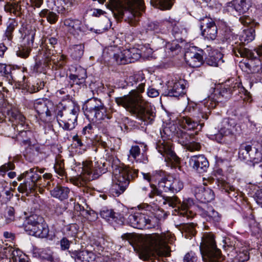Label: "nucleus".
Instances as JSON below:
<instances>
[{
  "mask_svg": "<svg viewBox=\"0 0 262 262\" xmlns=\"http://www.w3.org/2000/svg\"><path fill=\"white\" fill-rule=\"evenodd\" d=\"M144 89L145 84L141 83L137 89L132 90L128 95L115 98V101L118 106L123 107L143 121L144 125H148L154 121L155 113L140 94Z\"/></svg>",
  "mask_w": 262,
  "mask_h": 262,
  "instance_id": "f257e3e1",
  "label": "nucleus"
},
{
  "mask_svg": "<svg viewBox=\"0 0 262 262\" xmlns=\"http://www.w3.org/2000/svg\"><path fill=\"white\" fill-rule=\"evenodd\" d=\"M189 164L194 170L200 173L206 172L209 167L207 159L202 155L190 157Z\"/></svg>",
  "mask_w": 262,
  "mask_h": 262,
  "instance_id": "aec40b11",
  "label": "nucleus"
},
{
  "mask_svg": "<svg viewBox=\"0 0 262 262\" xmlns=\"http://www.w3.org/2000/svg\"><path fill=\"white\" fill-rule=\"evenodd\" d=\"M183 262H199L196 254L190 251L187 252L183 258Z\"/></svg>",
  "mask_w": 262,
  "mask_h": 262,
  "instance_id": "5fc2aeb1",
  "label": "nucleus"
},
{
  "mask_svg": "<svg viewBox=\"0 0 262 262\" xmlns=\"http://www.w3.org/2000/svg\"><path fill=\"white\" fill-rule=\"evenodd\" d=\"M164 203L172 207H177L179 213L187 219L192 218L195 214L194 209L196 206L191 199H184L181 203L176 196H166L164 198Z\"/></svg>",
  "mask_w": 262,
  "mask_h": 262,
  "instance_id": "6e6552de",
  "label": "nucleus"
},
{
  "mask_svg": "<svg viewBox=\"0 0 262 262\" xmlns=\"http://www.w3.org/2000/svg\"><path fill=\"white\" fill-rule=\"evenodd\" d=\"M41 17H47L48 21L51 24H54L57 20V15L53 12H49L48 10H43L40 13Z\"/></svg>",
  "mask_w": 262,
  "mask_h": 262,
  "instance_id": "c03bdc74",
  "label": "nucleus"
},
{
  "mask_svg": "<svg viewBox=\"0 0 262 262\" xmlns=\"http://www.w3.org/2000/svg\"><path fill=\"white\" fill-rule=\"evenodd\" d=\"M194 137V135L184 133L180 139L182 145L185 146L186 149L190 151L199 150L201 148L200 143L193 141L192 139Z\"/></svg>",
  "mask_w": 262,
  "mask_h": 262,
  "instance_id": "a878e982",
  "label": "nucleus"
},
{
  "mask_svg": "<svg viewBox=\"0 0 262 262\" xmlns=\"http://www.w3.org/2000/svg\"><path fill=\"white\" fill-rule=\"evenodd\" d=\"M54 168L55 172L60 176H63L65 174L64 164L62 160L56 158Z\"/></svg>",
  "mask_w": 262,
  "mask_h": 262,
  "instance_id": "79ce46f5",
  "label": "nucleus"
},
{
  "mask_svg": "<svg viewBox=\"0 0 262 262\" xmlns=\"http://www.w3.org/2000/svg\"><path fill=\"white\" fill-rule=\"evenodd\" d=\"M252 147L250 145L242 144L239 149V157L241 159L249 161L250 154L252 150Z\"/></svg>",
  "mask_w": 262,
  "mask_h": 262,
  "instance_id": "e433bc0d",
  "label": "nucleus"
},
{
  "mask_svg": "<svg viewBox=\"0 0 262 262\" xmlns=\"http://www.w3.org/2000/svg\"><path fill=\"white\" fill-rule=\"evenodd\" d=\"M249 161L253 163V165L260 162L261 164L259 165V167H262V152L259 151L257 148H252L250 154Z\"/></svg>",
  "mask_w": 262,
  "mask_h": 262,
  "instance_id": "4c0bfd02",
  "label": "nucleus"
},
{
  "mask_svg": "<svg viewBox=\"0 0 262 262\" xmlns=\"http://www.w3.org/2000/svg\"><path fill=\"white\" fill-rule=\"evenodd\" d=\"M199 211L200 215L208 222L216 223L220 221L219 213L212 206H207L206 208L200 209Z\"/></svg>",
  "mask_w": 262,
  "mask_h": 262,
  "instance_id": "393cba45",
  "label": "nucleus"
},
{
  "mask_svg": "<svg viewBox=\"0 0 262 262\" xmlns=\"http://www.w3.org/2000/svg\"><path fill=\"white\" fill-rule=\"evenodd\" d=\"M240 22L244 26H249L250 28H253L258 24L252 18L247 15H243L239 18Z\"/></svg>",
  "mask_w": 262,
  "mask_h": 262,
  "instance_id": "de8ad7c7",
  "label": "nucleus"
},
{
  "mask_svg": "<svg viewBox=\"0 0 262 262\" xmlns=\"http://www.w3.org/2000/svg\"><path fill=\"white\" fill-rule=\"evenodd\" d=\"M39 217L36 214H33L27 218L24 223L25 230L27 232V227L36 226L39 223Z\"/></svg>",
  "mask_w": 262,
  "mask_h": 262,
  "instance_id": "37998d69",
  "label": "nucleus"
},
{
  "mask_svg": "<svg viewBox=\"0 0 262 262\" xmlns=\"http://www.w3.org/2000/svg\"><path fill=\"white\" fill-rule=\"evenodd\" d=\"M140 50V57H142L144 58L148 59L152 57L153 53L152 49L148 46H143L141 47Z\"/></svg>",
  "mask_w": 262,
  "mask_h": 262,
  "instance_id": "3c124183",
  "label": "nucleus"
},
{
  "mask_svg": "<svg viewBox=\"0 0 262 262\" xmlns=\"http://www.w3.org/2000/svg\"><path fill=\"white\" fill-rule=\"evenodd\" d=\"M120 161L116 157H112L108 161L113 170V189L116 193L119 195L122 193L128 187L130 181L138 176L139 170L129 167H122L120 165Z\"/></svg>",
  "mask_w": 262,
  "mask_h": 262,
  "instance_id": "f03ea898",
  "label": "nucleus"
},
{
  "mask_svg": "<svg viewBox=\"0 0 262 262\" xmlns=\"http://www.w3.org/2000/svg\"><path fill=\"white\" fill-rule=\"evenodd\" d=\"M66 56L64 55H58L52 56L50 59V61H53L54 64H57V67L60 68L66 63Z\"/></svg>",
  "mask_w": 262,
  "mask_h": 262,
  "instance_id": "49530a36",
  "label": "nucleus"
},
{
  "mask_svg": "<svg viewBox=\"0 0 262 262\" xmlns=\"http://www.w3.org/2000/svg\"><path fill=\"white\" fill-rule=\"evenodd\" d=\"M203 106L199 109L196 108V111L200 113L202 119L207 120L208 117L209 110L214 108L216 105V102L210 97L206 99L203 101Z\"/></svg>",
  "mask_w": 262,
  "mask_h": 262,
  "instance_id": "7c9ffc66",
  "label": "nucleus"
},
{
  "mask_svg": "<svg viewBox=\"0 0 262 262\" xmlns=\"http://www.w3.org/2000/svg\"><path fill=\"white\" fill-rule=\"evenodd\" d=\"M249 5L246 1H230L227 4V10L231 13L234 11L239 14L246 12L249 9Z\"/></svg>",
  "mask_w": 262,
  "mask_h": 262,
  "instance_id": "c85d7f7f",
  "label": "nucleus"
},
{
  "mask_svg": "<svg viewBox=\"0 0 262 262\" xmlns=\"http://www.w3.org/2000/svg\"><path fill=\"white\" fill-rule=\"evenodd\" d=\"M17 23L14 19H10L7 23V29L5 32V35L9 40L12 38V34L16 27Z\"/></svg>",
  "mask_w": 262,
  "mask_h": 262,
  "instance_id": "a18cd8bd",
  "label": "nucleus"
},
{
  "mask_svg": "<svg viewBox=\"0 0 262 262\" xmlns=\"http://www.w3.org/2000/svg\"><path fill=\"white\" fill-rule=\"evenodd\" d=\"M194 192L196 199L203 203L211 202L214 198L213 191L208 187L205 188L202 186L196 187Z\"/></svg>",
  "mask_w": 262,
  "mask_h": 262,
  "instance_id": "5701e85b",
  "label": "nucleus"
},
{
  "mask_svg": "<svg viewBox=\"0 0 262 262\" xmlns=\"http://www.w3.org/2000/svg\"><path fill=\"white\" fill-rule=\"evenodd\" d=\"M160 171H155V172H154V173L152 174V176H150V174L149 173H144V172H142V174L143 176V178L147 180L148 182H150V181H155V182H158V180H157V172H160Z\"/></svg>",
  "mask_w": 262,
  "mask_h": 262,
  "instance_id": "0e129e2a",
  "label": "nucleus"
},
{
  "mask_svg": "<svg viewBox=\"0 0 262 262\" xmlns=\"http://www.w3.org/2000/svg\"><path fill=\"white\" fill-rule=\"evenodd\" d=\"M249 258V253L246 250H243L242 252L240 251L235 256V260H237L238 262H244L248 260Z\"/></svg>",
  "mask_w": 262,
  "mask_h": 262,
  "instance_id": "13d9d810",
  "label": "nucleus"
},
{
  "mask_svg": "<svg viewBox=\"0 0 262 262\" xmlns=\"http://www.w3.org/2000/svg\"><path fill=\"white\" fill-rule=\"evenodd\" d=\"M255 37V32L254 28H249L243 30L239 36L240 43L244 45L253 41Z\"/></svg>",
  "mask_w": 262,
  "mask_h": 262,
  "instance_id": "473e14b6",
  "label": "nucleus"
},
{
  "mask_svg": "<svg viewBox=\"0 0 262 262\" xmlns=\"http://www.w3.org/2000/svg\"><path fill=\"white\" fill-rule=\"evenodd\" d=\"M73 140L74 142H76L75 145L77 146L82 147L85 146V142L82 137H79L78 135H75L73 136Z\"/></svg>",
  "mask_w": 262,
  "mask_h": 262,
  "instance_id": "774afa93",
  "label": "nucleus"
},
{
  "mask_svg": "<svg viewBox=\"0 0 262 262\" xmlns=\"http://www.w3.org/2000/svg\"><path fill=\"white\" fill-rule=\"evenodd\" d=\"M70 190L68 187L57 185L53 189L50 190L51 195L60 201L68 198Z\"/></svg>",
  "mask_w": 262,
  "mask_h": 262,
  "instance_id": "2f4dec72",
  "label": "nucleus"
},
{
  "mask_svg": "<svg viewBox=\"0 0 262 262\" xmlns=\"http://www.w3.org/2000/svg\"><path fill=\"white\" fill-rule=\"evenodd\" d=\"M192 116L195 120L187 116L183 117L179 119V123L183 128L186 130H196L195 133H198L204 126V123H201L204 119L196 111V108L194 109Z\"/></svg>",
  "mask_w": 262,
  "mask_h": 262,
  "instance_id": "f8f14e48",
  "label": "nucleus"
},
{
  "mask_svg": "<svg viewBox=\"0 0 262 262\" xmlns=\"http://www.w3.org/2000/svg\"><path fill=\"white\" fill-rule=\"evenodd\" d=\"M14 220V209L13 207H10L8 208L6 222L10 223Z\"/></svg>",
  "mask_w": 262,
  "mask_h": 262,
  "instance_id": "338daca9",
  "label": "nucleus"
},
{
  "mask_svg": "<svg viewBox=\"0 0 262 262\" xmlns=\"http://www.w3.org/2000/svg\"><path fill=\"white\" fill-rule=\"evenodd\" d=\"M45 169H39L38 167H33L28 170L26 171V174H27V177L31 180L30 184L35 188L38 185L39 183L42 181L41 177L38 174V172L42 173Z\"/></svg>",
  "mask_w": 262,
  "mask_h": 262,
  "instance_id": "c756f323",
  "label": "nucleus"
},
{
  "mask_svg": "<svg viewBox=\"0 0 262 262\" xmlns=\"http://www.w3.org/2000/svg\"><path fill=\"white\" fill-rule=\"evenodd\" d=\"M27 229L28 234L40 238L46 237L49 232L46 226L39 223L35 226H28Z\"/></svg>",
  "mask_w": 262,
  "mask_h": 262,
  "instance_id": "bb28decb",
  "label": "nucleus"
},
{
  "mask_svg": "<svg viewBox=\"0 0 262 262\" xmlns=\"http://www.w3.org/2000/svg\"><path fill=\"white\" fill-rule=\"evenodd\" d=\"M236 90H238V93H244L245 95L248 93V91L242 86V83L240 82L235 83L234 85L229 90V94L231 92H235Z\"/></svg>",
  "mask_w": 262,
  "mask_h": 262,
  "instance_id": "bf43d9fd",
  "label": "nucleus"
},
{
  "mask_svg": "<svg viewBox=\"0 0 262 262\" xmlns=\"http://www.w3.org/2000/svg\"><path fill=\"white\" fill-rule=\"evenodd\" d=\"M223 247L226 250L232 251L234 250V242L232 241L230 238L228 237H225L223 238Z\"/></svg>",
  "mask_w": 262,
  "mask_h": 262,
  "instance_id": "864d4df0",
  "label": "nucleus"
},
{
  "mask_svg": "<svg viewBox=\"0 0 262 262\" xmlns=\"http://www.w3.org/2000/svg\"><path fill=\"white\" fill-rule=\"evenodd\" d=\"M241 131V128L233 119L225 118L221 122L219 129L222 136L234 135Z\"/></svg>",
  "mask_w": 262,
  "mask_h": 262,
  "instance_id": "6ab92c4d",
  "label": "nucleus"
},
{
  "mask_svg": "<svg viewBox=\"0 0 262 262\" xmlns=\"http://www.w3.org/2000/svg\"><path fill=\"white\" fill-rule=\"evenodd\" d=\"M94 132L93 125L89 124L85 126L82 129V134L85 136L86 138H90V136Z\"/></svg>",
  "mask_w": 262,
  "mask_h": 262,
  "instance_id": "680f3d73",
  "label": "nucleus"
},
{
  "mask_svg": "<svg viewBox=\"0 0 262 262\" xmlns=\"http://www.w3.org/2000/svg\"><path fill=\"white\" fill-rule=\"evenodd\" d=\"M156 220L155 217L148 214L147 209L129 214L126 219V223L135 228L150 229L156 226Z\"/></svg>",
  "mask_w": 262,
  "mask_h": 262,
  "instance_id": "0eeeda50",
  "label": "nucleus"
},
{
  "mask_svg": "<svg viewBox=\"0 0 262 262\" xmlns=\"http://www.w3.org/2000/svg\"><path fill=\"white\" fill-rule=\"evenodd\" d=\"M38 254L41 259L47 260L50 261L53 260V252L49 248L39 249Z\"/></svg>",
  "mask_w": 262,
  "mask_h": 262,
  "instance_id": "a19ab883",
  "label": "nucleus"
},
{
  "mask_svg": "<svg viewBox=\"0 0 262 262\" xmlns=\"http://www.w3.org/2000/svg\"><path fill=\"white\" fill-rule=\"evenodd\" d=\"M87 77L85 69L80 66L76 68L75 73L71 74L69 78L73 84L80 85L85 82Z\"/></svg>",
  "mask_w": 262,
  "mask_h": 262,
  "instance_id": "cd10ccee",
  "label": "nucleus"
},
{
  "mask_svg": "<svg viewBox=\"0 0 262 262\" xmlns=\"http://www.w3.org/2000/svg\"><path fill=\"white\" fill-rule=\"evenodd\" d=\"M100 216L104 219L108 221L117 222L118 216L120 215L115 212L113 210L106 207L103 208L100 211Z\"/></svg>",
  "mask_w": 262,
  "mask_h": 262,
  "instance_id": "c9c22d12",
  "label": "nucleus"
},
{
  "mask_svg": "<svg viewBox=\"0 0 262 262\" xmlns=\"http://www.w3.org/2000/svg\"><path fill=\"white\" fill-rule=\"evenodd\" d=\"M107 164L104 159L100 160L85 161L82 162V172L85 179L91 180L98 178L107 170Z\"/></svg>",
  "mask_w": 262,
  "mask_h": 262,
  "instance_id": "9d476101",
  "label": "nucleus"
},
{
  "mask_svg": "<svg viewBox=\"0 0 262 262\" xmlns=\"http://www.w3.org/2000/svg\"><path fill=\"white\" fill-rule=\"evenodd\" d=\"M19 8V6L18 3L8 2L5 6V9L6 11L11 12H14L17 11Z\"/></svg>",
  "mask_w": 262,
  "mask_h": 262,
  "instance_id": "e2e57ef3",
  "label": "nucleus"
},
{
  "mask_svg": "<svg viewBox=\"0 0 262 262\" xmlns=\"http://www.w3.org/2000/svg\"><path fill=\"white\" fill-rule=\"evenodd\" d=\"M13 248V247L10 246L1 248L0 253L3 257L10 259L11 256H12Z\"/></svg>",
  "mask_w": 262,
  "mask_h": 262,
  "instance_id": "052dcab7",
  "label": "nucleus"
},
{
  "mask_svg": "<svg viewBox=\"0 0 262 262\" xmlns=\"http://www.w3.org/2000/svg\"><path fill=\"white\" fill-rule=\"evenodd\" d=\"M140 50L136 48L125 49L119 53H115L114 57L117 63L120 64L134 62L140 58Z\"/></svg>",
  "mask_w": 262,
  "mask_h": 262,
  "instance_id": "ddd939ff",
  "label": "nucleus"
},
{
  "mask_svg": "<svg viewBox=\"0 0 262 262\" xmlns=\"http://www.w3.org/2000/svg\"><path fill=\"white\" fill-rule=\"evenodd\" d=\"M184 83L182 79L168 81L167 89L164 93V96L174 97L183 96L185 94Z\"/></svg>",
  "mask_w": 262,
  "mask_h": 262,
  "instance_id": "f3484780",
  "label": "nucleus"
},
{
  "mask_svg": "<svg viewBox=\"0 0 262 262\" xmlns=\"http://www.w3.org/2000/svg\"><path fill=\"white\" fill-rule=\"evenodd\" d=\"M140 155V149L139 147L137 145L132 146L129 150L128 159L130 161L135 160Z\"/></svg>",
  "mask_w": 262,
  "mask_h": 262,
  "instance_id": "8fccbe9b",
  "label": "nucleus"
},
{
  "mask_svg": "<svg viewBox=\"0 0 262 262\" xmlns=\"http://www.w3.org/2000/svg\"><path fill=\"white\" fill-rule=\"evenodd\" d=\"M31 51V48L29 47H21L19 49L18 51L16 52V54L18 56L23 58H27Z\"/></svg>",
  "mask_w": 262,
  "mask_h": 262,
  "instance_id": "4d7b16f0",
  "label": "nucleus"
},
{
  "mask_svg": "<svg viewBox=\"0 0 262 262\" xmlns=\"http://www.w3.org/2000/svg\"><path fill=\"white\" fill-rule=\"evenodd\" d=\"M218 186L222 190H224L227 193H229L230 191H233L235 190V188L233 186L224 181L219 182Z\"/></svg>",
  "mask_w": 262,
  "mask_h": 262,
  "instance_id": "6e6d98bb",
  "label": "nucleus"
},
{
  "mask_svg": "<svg viewBox=\"0 0 262 262\" xmlns=\"http://www.w3.org/2000/svg\"><path fill=\"white\" fill-rule=\"evenodd\" d=\"M156 148L165 159L176 163L180 162V159L172 149V144L170 141H159L157 144Z\"/></svg>",
  "mask_w": 262,
  "mask_h": 262,
  "instance_id": "2eb2a0df",
  "label": "nucleus"
},
{
  "mask_svg": "<svg viewBox=\"0 0 262 262\" xmlns=\"http://www.w3.org/2000/svg\"><path fill=\"white\" fill-rule=\"evenodd\" d=\"M15 168V165L12 162H9L4 164L0 167V175L4 177L7 171L10 170H13Z\"/></svg>",
  "mask_w": 262,
  "mask_h": 262,
  "instance_id": "603ef678",
  "label": "nucleus"
},
{
  "mask_svg": "<svg viewBox=\"0 0 262 262\" xmlns=\"http://www.w3.org/2000/svg\"><path fill=\"white\" fill-rule=\"evenodd\" d=\"M54 111L57 119L69 118L71 119L74 117L77 119L79 108L71 102H69L68 105L63 102H60L57 104L56 109Z\"/></svg>",
  "mask_w": 262,
  "mask_h": 262,
  "instance_id": "4468645a",
  "label": "nucleus"
},
{
  "mask_svg": "<svg viewBox=\"0 0 262 262\" xmlns=\"http://www.w3.org/2000/svg\"><path fill=\"white\" fill-rule=\"evenodd\" d=\"M222 54L220 52H216L215 55L210 56L207 60V63L212 67H217L219 63L223 61L222 60Z\"/></svg>",
  "mask_w": 262,
  "mask_h": 262,
  "instance_id": "ea45409f",
  "label": "nucleus"
},
{
  "mask_svg": "<svg viewBox=\"0 0 262 262\" xmlns=\"http://www.w3.org/2000/svg\"><path fill=\"white\" fill-rule=\"evenodd\" d=\"M200 29L202 36L208 39L214 40L217 36V27L210 18L204 17L201 20Z\"/></svg>",
  "mask_w": 262,
  "mask_h": 262,
  "instance_id": "dca6fc26",
  "label": "nucleus"
},
{
  "mask_svg": "<svg viewBox=\"0 0 262 262\" xmlns=\"http://www.w3.org/2000/svg\"><path fill=\"white\" fill-rule=\"evenodd\" d=\"M85 115L92 120H103L107 117L106 107L102 101L97 98L87 100L83 106Z\"/></svg>",
  "mask_w": 262,
  "mask_h": 262,
  "instance_id": "1a4fd4ad",
  "label": "nucleus"
},
{
  "mask_svg": "<svg viewBox=\"0 0 262 262\" xmlns=\"http://www.w3.org/2000/svg\"><path fill=\"white\" fill-rule=\"evenodd\" d=\"M233 52L236 56H240L243 57L254 59L251 60L250 62V67L252 72H259L261 69L262 59V45L259 46L257 49H254L253 51L247 48H240L239 49H233Z\"/></svg>",
  "mask_w": 262,
  "mask_h": 262,
  "instance_id": "9b49d317",
  "label": "nucleus"
},
{
  "mask_svg": "<svg viewBox=\"0 0 262 262\" xmlns=\"http://www.w3.org/2000/svg\"><path fill=\"white\" fill-rule=\"evenodd\" d=\"M59 125L64 130H70L74 129L77 124V119L73 117L69 118L57 119Z\"/></svg>",
  "mask_w": 262,
  "mask_h": 262,
  "instance_id": "f704fd0d",
  "label": "nucleus"
},
{
  "mask_svg": "<svg viewBox=\"0 0 262 262\" xmlns=\"http://www.w3.org/2000/svg\"><path fill=\"white\" fill-rule=\"evenodd\" d=\"M64 24L69 33L75 38L82 36L86 31L84 25L78 19H67L64 20Z\"/></svg>",
  "mask_w": 262,
  "mask_h": 262,
  "instance_id": "a211bd4d",
  "label": "nucleus"
},
{
  "mask_svg": "<svg viewBox=\"0 0 262 262\" xmlns=\"http://www.w3.org/2000/svg\"><path fill=\"white\" fill-rule=\"evenodd\" d=\"M171 1H149L151 6L161 10L170 9L173 3Z\"/></svg>",
  "mask_w": 262,
  "mask_h": 262,
  "instance_id": "58836bf2",
  "label": "nucleus"
},
{
  "mask_svg": "<svg viewBox=\"0 0 262 262\" xmlns=\"http://www.w3.org/2000/svg\"><path fill=\"white\" fill-rule=\"evenodd\" d=\"M157 173L158 188L155 187L148 193L150 198H154L156 195H160L162 191L177 193L183 189L184 184L179 177L166 174L163 171H160Z\"/></svg>",
  "mask_w": 262,
  "mask_h": 262,
  "instance_id": "20e7f679",
  "label": "nucleus"
},
{
  "mask_svg": "<svg viewBox=\"0 0 262 262\" xmlns=\"http://www.w3.org/2000/svg\"><path fill=\"white\" fill-rule=\"evenodd\" d=\"M127 6L122 4V1H109L105 4L107 8L110 9L115 17L119 18L123 16L124 11L127 9L130 11L133 16L136 17L140 14L139 11H143L144 1H127Z\"/></svg>",
  "mask_w": 262,
  "mask_h": 262,
  "instance_id": "423d86ee",
  "label": "nucleus"
},
{
  "mask_svg": "<svg viewBox=\"0 0 262 262\" xmlns=\"http://www.w3.org/2000/svg\"><path fill=\"white\" fill-rule=\"evenodd\" d=\"M84 46L80 43L72 46L70 48V56L73 59L79 60L83 56Z\"/></svg>",
  "mask_w": 262,
  "mask_h": 262,
  "instance_id": "72a5a7b5",
  "label": "nucleus"
},
{
  "mask_svg": "<svg viewBox=\"0 0 262 262\" xmlns=\"http://www.w3.org/2000/svg\"><path fill=\"white\" fill-rule=\"evenodd\" d=\"M52 103L50 101H46L43 99H38L35 101L34 107L39 115L45 114L46 116H51L52 114V110L50 109Z\"/></svg>",
  "mask_w": 262,
  "mask_h": 262,
  "instance_id": "b1692460",
  "label": "nucleus"
},
{
  "mask_svg": "<svg viewBox=\"0 0 262 262\" xmlns=\"http://www.w3.org/2000/svg\"><path fill=\"white\" fill-rule=\"evenodd\" d=\"M200 250L204 262H222L224 260L221 250L216 247L214 236L212 232L202 233Z\"/></svg>",
  "mask_w": 262,
  "mask_h": 262,
  "instance_id": "39448f33",
  "label": "nucleus"
},
{
  "mask_svg": "<svg viewBox=\"0 0 262 262\" xmlns=\"http://www.w3.org/2000/svg\"><path fill=\"white\" fill-rule=\"evenodd\" d=\"M186 62L192 68L200 67L203 63L202 55L196 51L195 47H192L188 49L184 55Z\"/></svg>",
  "mask_w": 262,
  "mask_h": 262,
  "instance_id": "412c9836",
  "label": "nucleus"
},
{
  "mask_svg": "<svg viewBox=\"0 0 262 262\" xmlns=\"http://www.w3.org/2000/svg\"><path fill=\"white\" fill-rule=\"evenodd\" d=\"M170 251L166 245L164 235L158 234H150L144 238V246L143 247L140 257L144 260L151 256L169 255Z\"/></svg>",
  "mask_w": 262,
  "mask_h": 262,
  "instance_id": "7ed1b4c3",
  "label": "nucleus"
},
{
  "mask_svg": "<svg viewBox=\"0 0 262 262\" xmlns=\"http://www.w3.org/2000/svg\"><path fill=\"white\" fill-rule=\"evenodd\" d=\"M155 187H156V186H155L154 185H151V190L149 192H148V187H147L145 186L142 187L138 190V194L142 196H144L147 195L148 197H149V196L148 195V193L151 192V191L152 190V189Z\"/></svg>",
  "mask_w": 262,
  "mask_h": 262,
  "instance_id": "69168bd1",
  "label": "nucleus"
},
{
  "mask_svg": "<svg viewBox=\"0 0 262 262\" xmlns=\"http://www.w3.org/2000/svg\"><path fill=\"white\" fill-rule=\"evenodd\" d=\"M71 257L76 262H94L96 259V254L88 250L69 251Z\"/></svg>",
  "mask_w": 262,
  "mask_h": 262,
  "instance_id": "4be33fe9",
  "label": "nucleus"
},
{
  "mask_svg": "<svg viewBox=\"0 0 262 262\" xmlns=\"http://www.w3.org/2000/svg\"><path fill=\"white\" fill-rule=\"evenodd\" d=\"M17 189L19 192H26L27 193H30L35 190V188H34L33 186H32L30 183L28 184V182L20 184Z\"/></svg>",
  "mask_w": 262,
  "mask_h": 262,
  "instance_id": "09e8293b",
  "label": "nucleus"
}]
</instances>
